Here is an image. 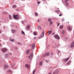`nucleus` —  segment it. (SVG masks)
Returning <instances> with one entry per match:
<instances>
[{
	"label": "nucleus",
	"mask_w": 74,
	"mask_h": 74,
	"mask_svg": "<svg viewBox=\"0 0 74 74\" xmlns=\"http://www.w3.org/2000/svg\"><path fill=\"white\" fill-rule=\"evenodd\" d=\"M58 10H59V8H57Z\"/></svg>",
	"instance_id": "obj_50"
},
{
	"label": "nucleus",
	"mask_w": 74,
	"mask_h": 74,
	"mask_svg": "<svg viewBox=\"0 0 74 74\" xmlns=\"http://www.w3.org/2000/svg\"><path fill=\"white\" fill-rule=\"evenodd\" d=\"M1 33V30H0V34Z\"/></svg>",
	"instance_id": "obj_48"
},
{
	"label": "nucleus",
	"mask_w": 74,
	"mask_h": 74,
	"mask_svg": "<svg viewBox=\"0 0 74 74\" xmlns=\"http://www.w3.org/2000/svg\"><path fill=\"white\" fill-rule=\"evenodd\" d=\"M42 62H40L39 63V65L40 66H42Z\"/></svg>",
	"instance_id": "obj_25"
},
{
	"label": "nucleus",
	"mask_w": 74,
	"mask_h": 74,
	"mask_svg": "<svg viewBox=\"0 0 74 74\" xmlns=\"http://www.w3.org/2000/svg\"><path fill=\"white\" fill-rule=\"evenodd\" d=\"M62 14H60V15H59V16H62Z\"/></svg>",
	"instance_id": "obj_40"
},
{
	"label": "nucleus",
	"mask_w": 74,
	"mask_h": 74,
	"mask_svg": "<svg viewBox=\"0 0 74 74\" xmlns=\"http://www.w3.org/2000/svg\"><path fill=\"white\" fill-rule=\"evenodd\" d=\"M69 59H70V58L68 57L65 59H63V60L64 62H67L69 60Z\"/></svg>",
	"instance_id": "obj_7"
},
{
	"label": "nucleus",
	"mask_w": 74,
	"mask_h": 74,
	"mask_svg": "<svg viewBox=\"0 0 74 74\" xmlns=\"http://www.w3.org/2000/svg\"><path fill=\"white\" fill-rule=\"evenodd\" d=\"M16 27H17V26H16Z\"/></svg>",
	"instance_id": "obj_54"
},
{
	"label": "nucleus",
	"mask_w": 74,
	"mask_h": 74,
	"mask_svg": "<svg viewBox=\"0 0 74 74\" xmlns=\"http://www.w3.org/2000/svg\"><path fill=\"white\" fill-rule=\"evenodd\" d=\"M40 2H38V4H40Z\"/></svg>",
	"instance_id": "obj_43"
},
{
	"label": "nucleus",
	"mask_w": 74,
	"mask_h": 74,
	"mask_svg": "<svg viewBox=\"0 0 74 74\" xmlns=\"http://www.w3.org/2000/svg\"><path fill=\"white\" fill-rule=\"evenodd\" d=\"M8 72H9V73H10V72H11V70H9L8 71Z\"/></svg>",
	"instance_id": "obj_36"
},
{
	"label": "nucleus",
	"mask_w": 74,
	"mask_h": 74,
	"mask_svg": "<svg viewBox=\"0 0 74 74\" xmlns=\"http://www.w3.org/2000/svg\"><path fill=\"white\" fill-rule=\"evenodd\" d=\"M17 43L18 44V45H20V44H21V43H19V42H17Z\"/></svg>",
	"instance_id": "obj_38"
},
{
	"label": "nucleus",
	"mask_w": 74,
	"mask_h": 74,
	"mask_svg": "<svg viewBox=\"0 0 74 74\" xmlns=\"http://www.w3.org/2000/svg\"><path fill=\"white\" fill-rule=\"evenodd\" d=\"M25 67H26V68H28V67H29V65L27 64H25Z\"/></svg>",
	"instance_id": "obj_17"
},
{
	"label": "nucleus",
	"mask_w": 74,
	"mask_h": 74,
	"mask_svg": "<svg viewBox=\"0 0 74 74\" xmlns=\"http://www.w3.org/2000/svg\"><path fill=\"white\" fill-rule=\"evenodd\" d=\"M34 47H35V45L34 44L32 45V48L33 49H34Z\"/></svg>",
	"instance_id": "obj_23"
},
{
	"label": "nucleus",
	"mask_w": 74,
	"mask_h": 74,
	"mask_svg": "<svg viewBox=\"0 0 74 74\" xmlns=\"http://www.w3.org/2000/svg\"><path fill=\"white\" fill-rule=\"evenodd\" d=\"M55 12H56V13H57V14H59V13L60 12V11L59 10H57L55 11Z\"/></svg>",
	"instance_id": "obj_10"
},
{
	"label": "nucleus",
	"mask_w": 74,
	"mask_h": 74,
	"mask_svg": "<svg viewBox=\"0 0 74 74\" xmlns=\"http://www.w3.org/2000/svg\"><path fill=\"white\" fill-rule=\"evenodd\" d=\"M59 73V70H56L52 74H58Z\"/></svg>",
	"instance_id": "obj_4"
},
{
	"label": "nucleus",
	"mask_w": 74,
	"mask_h": 74,
	"mask_svg": "<svg viewBox=\"0 0 74 74\" xmlns=\"http://www.w3.org/2000/svg\"><path fill=\"white\" fill-rule=\"evenodd\" d=\"M30 25H27V29H29L30 28Z\"/></svg>",
	"instance_id": "obj_20"
},
{
	"label": "nucleus",
	"mask_w": 74,
	"mask_h": 74,
	"mask_svg": "<svg viewBox=\"0 0 74 74\" xmlns=\"http://www.w3.org/2000/svg\"><path fill=\"white\" fill-rule=\"evenodd\" d=\"M0 46H1V44H0Z\"/></svg>",
	"instance_id": "obj_53"
},
{
	"label": "nucleus",
	"mask_w": 74,
	"mask_h": 74,
	"mask_svg": "<svg viewBox=\"0 0 74 74\" xmlns=\"http://www.w3.org/2000/svg\"><path fill=\"white\" fill-rule=\"evenodd\" d=\"M9 19H11V18H12V17L11 16V15H9Z\"/></svg>",
	"instance_id": "obj_28"
},
{
	"label": "nucleus",
	"mask_w": 74,
	"mask_h": 74,
	"mask_svg": "<svg viewBox=\"0 0 74 74\" xmlns=\"http://www.w3.org/2000/svg\"><path fill=\"white\" fill-rule=\"evenodd\" d=\"M12 7L13 8H16V5H13Z\"/></svg>",
	"instance_id": "obj_24"
},
{
	"label": "nucleus",
	"mask_w": 74,
	"mask_h": 74,
	"mask_svg": "<svg viewBox=\"0 0 74 74\" xmlns=\"http://www.w3.org/2000/svg\"><path fill=\"white\" fill-rule=\"evenodd\" d=\"M62 31H63V32H64V30H63Z\"/></svg>",
	"instance_id": "obj_55"
},
{
	"label": "nucleus",
	"mask_w": 74,
	"mask_h": 74,
	"mask_svg": "<svg viewBox=\"0 0 74 74\" xmlns=\"http://www.w3.org/2000/svg\"><path fill=\"white\" fill-rule=\"evenodd\" d=\"M8 67V66L7 65H4V69H6Z\"/></svg>",
	"instance_id": "obj_9"
},
{
	"label": "nucleus",
	"mask_w": 74,
	"mask_h": 74,
	"mask_svg": "<svg viewBox=\"0 0 74 74\" xmlns=\"http://www.w3.org/2000/svg\"><path fill=\"white\" fill-rule=\"evenodd\" d=\"M11 38H12L11 37L10 38V41H11V42H14V39H12Z\"/></svg>",
	"instance_id": "obj_12"
},
{
	"label": "nucleus",
	"mask_w": 74,
	"mask_h": 74,
	"mask_svg": "<svg viewBox=\"0 0 74 74\" xmlns=\"http://www.w3.org/2000/svg\"><path fill=\"white\" fill-rule=\"evenodd\" d=\"M25 29H27V28L26 27V28H25Z\"/></svg>",
	"instance_id": "obj_52"
},
{
	"label": "nucleus",
	"mask_w": 74,
	"mask_h": 74,
	"mask_svg": "<svg viewBox=\"0 0 74 74\" xmlns=\"http://www.w3.org/2000/svg\"><path fill=\"white\" fill-rule=\"evenodd\" d=\"M29 56V59H32L33 57V53L32 52L30 54V55Z\"/></svg>",
	"instance_id": "obj_3"
},
{
	"label": "nucleus",
	"mask_w": 74,
	"mask_h": 74,
	"mask_svg": "<svg viewBox=\"0 0 74 74\" xmlns=\"http://www.w3.org/2000/svg\"><path fill=\"white\" fill-rule=\"evenodd\" d=\"M56 47H57V46H56Z\"/></svg>",
	"instance_id": "obj_57"
},
{
	"label": "nucleus",
	"mask_w": 74,
	"mask_h": 74,
	"mask_svg": "<svg viewBox=\"0 0 74 74\" xmlns=\"http://www.w3.org/2000/svg\"><path fill=\"white\" fill-rule=\"evenodd\" d=\"M38 29H41V26L40 25H38Z\"/></svg>",
	"instance_id": "obj_18"
},
{
	"label": "nucleus",
	"mask_w": 74,
	"mask_h": 74,
	"mask_svg": "<svg viewBox=\"0 0 74 74\" xmlns=\"http://www.w3.org/2000/svg\"><path fill=\"white\" fill-rule=\"evenodd\" d=\"M42 1H45V0H42Z\"/></svg>",
	"instance_id": "obj_51"
},
{
	"label": "nucleus",
	"mask_w": 74,
	"mask_h": 74,
	"mask_svg": "<svg viewBox=\"0 0 74 74\" xmlns=\"http://www.w3.org/2000/svg\"><path fill=\"white\" fill-rule=\"evenodd\" d=\"M24 0V1H25V0Z\"/></svg>",
	"instance_id": "obj_58"
},
{
	"label": "nucleus",
	"mask_w": 74,
	"mask_h": 74,
	"mask_svg": "<svg viewBox=\"0 0 74 74\" xmlns=\"http://www.w3.org/2000/svg\"><path fill=\"white\" fill-rule=\"evenodd\" d=\"M60 25V23H59L58 24V25H57V26L58 27V26H59V25Z\"/></svg>",
	"instance_id": "obj_37"
},
{
	"label": "nucleus",
	"mask_w": 74,
	"mask_h": 74,
	"mask_svg": "<svg viewBox=\"0 0 74 74\" xmlns=\"http://www.w3.org/2000/svg\"><path fill=\"white\" fill-rule=\"evenodd\" d=\"M64 21V19H62V21Z\"/></svg>",
	"instance_id": "obj_42"
},
{
	"label": "nucleus",
	"mask_w": 74,
	"mask_h": 74,
	"mask_svg": "<svg viewBox=\"0 0 74 74\" xmlns=\"http://www.w3.org/2000/svg\"><path fill=\"white\" fill-rule=\"evenodd\" d=\"M44 35H42V34L40 36V37H39V38H42V37H44Z\"/></svg>",
	"instance_id": "obj_21"
},
{
	"label": "nucleus",
	"mask_w": 74,
	"mask_h": 74,
	"mask_svg": "<svg viewBox=\"0 0 74 74\" xmlns=\"http://www.w3.org/2000/svg\"><path fill=\"white\" fill-rule=\"evenodd\" d=\"M11 31L12 33H15V30L14 29H12Z\"/></svg>",
	"instance_id": "obj_16"
},
{
	"label": "nucleus",
	"mask_w": 74,
	"mask_h": 74,
	"mask_svg": "<svg viewBox=\"0 0 74 74\" xmlns=\"http://www.w3.org/2000/svg\"><path fill=\"white\" fill-rule=\"evenodd\" d=\"M21 23H22V24H23L24 23V22H23V21H21Z\"/></svg>",
	"instance_id": "obj_39"
},
{
	"label": "nucleus",
	"mask_w": 74,
	"mask_h": 74,
	"mask_svg": "<svg viewBox=\"0 0 74 74\" xmlns=\"http://www.w3.org/2000/svg\"><path fill=\"white\" fill-rule=\"evenodd\" d=\"M45 34V32H44V31H43L42 32V34L43 35H44Z\"/></svg>",
	"instance_id": "obj_29"
},
{
	"label": "nucleus",
	"mask_w": 74,
	"mask_h": 74,
	"mask_svg": "<svg viewBox=\"0 0 74 74\" xmlns=\"http://www.w3.org/2000/svg\"><path fill=\"white\" fill-rule=\"evenodd\" d=\"M47 33H49L48 35L51 34L52 33V31H49L47 32Z\"/></svg>",
	"instance_id": "obj_14"
},
{
	"label": "nucleus",
	"mask_w": 74,
	"mask_h": 74,
	"mask_svg": "<svg viewBox=\"0 0 74 74\" xmlns=\"http://www.w3.org/2000/svg\"><path fill=\"white\" fill-rule=\"evenodd\" d=\"M63 34H64V33H63Z\"/></svg>",
	"instance_id": "obj_59"
},
{
	"label": "nucleus",
	"mask_w": 74,
	"mask_h": 74,
	"mask_svg": "<svg viewBox=\"0 0 74 74\" xmlns=\"http://www.w3.org/2000/svg\"><path fill=\"white\" fill-rule=\"evenodd\" d=\"M52 34H53V35H54V34H55V33H53Z\"/></svg>",
	"instance_id": "obj_46"
},
{
	"label": "nucleus",
	"mask_w": 74,
	"mask_h": 74,
	"mask_svg": "<svg viewBox=\"0 0 74 74\" xmlns=\"http://www.w3.org/2000/svg\"><path fill=\"white\" fill-rule=\"evenodd\" d=\"M38 22H40V20L38 19Z\"/></svg>",
	"instance_id": "obj_41"
},
{
	"label": "nucleus",
	"mask_w": 74,
	"mask_h": 74,
	"mask_svg": "<svg viewBox=\"0 0 74 74\" xmlns=\"http://www.w3.org/2000/svg\"><path fill=\"white\" fill-rule=\"evenodd\" d=\"M29 52H30V50H28L26 52V55H28L29 53Z\"/></svg>",
	"instance_id": "obj_13"
},
{
	"label": "nucleus",
	"mask_w": 74,
	"mask_h": 74,
	"mask_svg": "<svg viewBox=\"0 0 74 74\" xmlns=\"http://www.w3.org/2000/svg\"><path fill=\"white\" fill-rule=\"evenodd\" d=\"M60 29H62L63 28V25H60Z\"/></svg>",
	"instance_id": "obj_19"
},
{
	"label": "nucleus",
	"mask_w": 74,
	"mask_h": 74,
	"mask_svg": "<svg viewBox=\"0 0 74 74\" xmlns=\"http://www.w3.org/2000/svg\"><path fill=\"white\" fill-rule=\"evenodd\" d=\"M52 24H53V22L51 21H50V25H52Z\"/></svg>",
	"instance_id": "obj_27"
},
{
	"label": "nucleus",
	"mask_w": 74,
	"mask_h": 74,
	"mask_svg": "<svg viewBox=\"0 0 74 74\" xmlns=\"http://www.w3.org/2000/svg\"><path fill=\"white\" fill-rule=\"evenodd\" d=\"M67 23H69V22H67Z\"/></svg>",
	"instance_id": "obj_49"
},
{
	"label": "nucleus",
	"mask_w": 74,
	"mask_h": 74,
	"mask_svg": "<svg viewBox=\"0 0 74 74\" xmlns=\"http://www.w3.org/2000/svg\"><path fill=\"white\" fill-rule=\"evenodd\" d=\"M2 51L3 52V53H4L6 51H7V48H3L2 49Z\"/></svg>",
	"instance_id": "obj_6"
},
{
	"label": "nucleus",
	"mask_w": 74,
	"mask_h": 74,
	"mask_svg": "<svg viewBox=\"0 0 74 74\" xmlns=\"http://www.w3.org/2000/svg\"><path fill=\"white\" fill-rule=\"evenodd\" d=\"M54 37L57 40H59L60 39V37L58 36V34H55L54 36Z\"/></svg>",
	"instance_id": "obj_2"
},
{
	"label": "nucleus",
	"mask_w": 74,
	"mask_h": 74,
	"mask_svg": "<svg viewBox=\"0 0 74 74\" xmlns=\"http://www.w3.org/2000/svg\"><path fill=\"white\" fill-rule=\"evenodd\" d=\"M74 46V41L70 45L71 48H73Z\"/></svg>",
	"instance_id": "obj_8"
},
{
	"label": "nucleus",
	"mask_w": 74,
	"mask_h": 74,
	"mask_svg": "<svg viewBox=\"0 0 74 74\" xmlns=\"http://www.w3.org/2000/svg\"><path fill=\"white\" fill-rule=\"evenodd\" d=\"M67 1H69V0H65V3H67Z\"/></svg>",
	"instance_id": "obj_34"
},
{
	"label": "nucleus",
	"mask_w": 74,
	"mask_h": 74,
	"mask_svg": "<svg viewBox=\"0 0 74 74\" xmlns=\"http://www.w3.org/2000/svg\"><path fill=\"white\" fill-rule=\"evenodd\" d=\"M34 35H36V32H34V33H33Z\"/></svg>",
	"instance_id": "obj_33"
},
{
	"label": "nucleus",
	"mask_w": 74,
	"mask_h": 74,
	"mask_svg": "<svg viewBox=\"0 0 74 74\" xmlns=\"http://www.w3.org/2000/svg\"><path fill=\"white\" fill-rule=\"evenodd\" d=\"M13 17L14 18H15V19H19V18H21L19 17V16L18 14H14L13 15Z\"/></svg>",
	"instance_id": "obj_1"
},
{
	"label": "nucleus",
	"mask_w": 74,
	"mask_h": 74,
	"mask_svg": "<svg viewBox=\"0 0 74 74\" xmlns=\"http://www.w3.org/2000/svg\"><path fill=\"white\" fill-rule=\"evenodd\" d=\"M51 57H52V56H53V54L52 53H51Z\"/></svg>",
	"instance_id": "obj_35"
},
{
	"label": "nucleus",
	"mask_w": 74,
	"mask_h": 74,
	"mask_svg": "<svg viewBox=\"0 0 74 74\" xmlns=\"http://www.w3.org/2000/svg\"><path fill=\"white\" fill-rule=\"evenodd\" d=\"M35 14L36 16H38V13L37 12H35Z\"/></svg>",
	"instance_id": "obj_26"
},
{
	"label": "nucleus",
	"mask_w": 74,
	"mask_h": 74,
	"mask_svg": "<svg viewBox=\"0 0 74 74\" xmlns=\"http://www.w3.org/2000/svg\"><path fill=\"white\" fill-rule=\"evenodd\" d=\"M67 30L68 31H71L72 30V29H71V27L70 26H68L67 27Z\"/></svg>",
	"instance_id": "obj_5"
},
{
	"label": "nucleus",
	"mask_w": 74,
	"mask_h": 74,
	"mask_svg": "<svg viewBox=\"0 0 74 74\" xmlns=\"http://www.w3.org/2000/svg\"><path fill=\"white\" fill-rule=\"evenodd\" d=\"M71 63V61H69L67 63V65H69Z\"/></svg>",
	"instance_id": "obj_11"
},
{
	"label": "nucleus",
	"mask_w": 74,
	"mask_h": 74,
	"mask_svg": "<svg viewBox=\"0 0 74 74\" xmlns=\"http://www.w3.org/2000/svg\"><path fill=\"white\" fill-rule=\"evenodd\" d=\"M67 6H69V3L67 2L66 3Z\"/></svg>",
	"instance_id": "obj_32"
},
{
	"label": "nucleus",
	"mask_w": 74,
	"mask_h": 74,
	"mask_svg": "<svg viewBox=\"0 0 74 74\" xmlns=\"http://www.w3.org/2000/svg\"><path fill=\"white\" fill-rule=\"evenodd\" d=\"M21 33H22L23 34H25V32L23 31L21 32Z\"/></svg>",
	"instance_id": "obj_31"
},
{
	"label": "nucleus",
	"mask_w": 74,
	"mask_h": 74,
	"mask_svg": "<svg viewBox=\"0 0 74 74\" xmlns=\"http://www.w3.org/2000/svg\"><path fill=\"white\" fill-rule=\"evenodd\" d=\"M36 37H34V39H36Z\"/></svg>",
	"instance_id": "obj_44"
},
{
	"label": "nucleus",
	"mask_w": 74,
	"mask_h": 74,
	"mask_svg": "<svg viewBox=\"0 0 74 74\" xmlns=\"http://www.w3.org/2000/svg\"><path fill=\"white\" fill-rule=\"evenodd\" d=\"M46 61L47 62V63H48V61H47V60H46Z\"/></svg>",
	"instance_id": "obj_47"
},
{
	"label": "nucleus",
	"mask_w": 74,
	"mask_h": 74,
	"mask_svg": "<svg viewBox=\"0 0 74 74\" xmlns=\"http://www.w3.org/2000/svg\"><path fill=\"white\" fill-rule=\"evenodd\" d=\"M48 21H49V22H50L52 21V19H48Z\"/></svg>",
	"instance_id": "obj_30"
},
{
	"label": "nucleus",
	"mask_w": 74,
	"mask_h": 74,
	"mask_svg": "<svg viewBox=\"0 0 74 74\" xmlns=\"http://www.w3.org/2000/svg\"><path fill=\"white\" fill-rule=\"evenodd\" d=\"M60 51H58V53H60Z\"/></svg>",
	"instance_id": "obj_45"
},
{
	"label": "nucleus",
	"mask_w": 74,
	"mask_h": 74,
	"mask_svg": "<svg viewBox=\"0 0 74 74\" xmlns=\"http://www.w3.org/2000/svg\"><path fill=\"white\" fill-rule=\"evenodd\" d=\"M35 72H36V70H35V69H34L33 71L32 74H35Z\"/></svg>",
	"instance_id": "obj_22"
},
{
	"label": "nucleus",
	"mask_w": 74,
	"mask_h": 74,
	"mask_svg": "<svg viewBox=\"0 0 74 74\" xmlns=\"http://www.w3.org/2000/svg\"><path fill=\"white\" fill-rule=\"evenodd\" d=\"M11 55H12V53H11Z\"/></svg>",
	"instance_id": "obj_56"
},
{
	"label": "nucleus",
	"mask_w": 74,
	"mask_h": 74,
	"mask_svg": "<svg viewBox=\"0 0 74 74\" xmlns=\"http://www.w3.org/2000/svg\"><path fill=\"white\" fill-rule=\"evenodd\" d=\"M49 53H46L45 54V56H47L49 55Z\"/></svg>",
	"instance_id": "obj_15"
}]
</instances>
